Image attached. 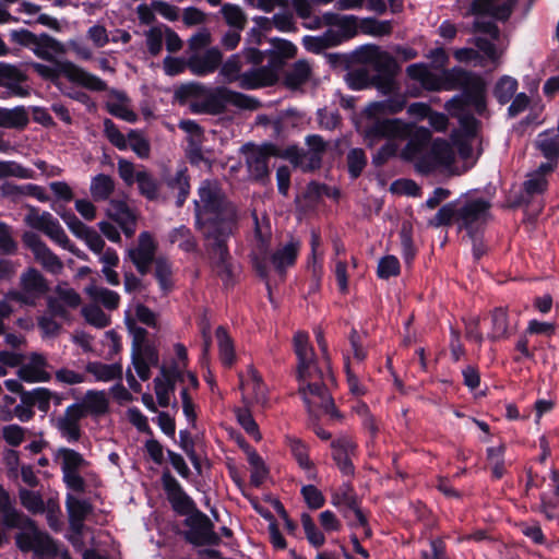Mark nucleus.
<instances>
[{
	"label": "nucleus",
	"mask_w": 559,
	"mask_h": 559,
	"mask_svg": "<svg viewBox=\"0 0 559 559\" xmlns=\"http://www.w3.org/2000/svg\"><path fill=\"white\" fill-rule=\"evenodd\" d=\"M302 45L307 51L318 55L328 48L338 46L340 40L333 33V28H328L321 36H304Z\"/></svg>",
	"instance_id": "nucleus-31"
},
{
	"label": "nucleus",
	"mask_w": 559,
	"mask_h": 559,
	"mask_svg": "<svg viewBox=\"0 0 559 559\" xmlns=\"http://www.w3.org/2000/svg\"><path fill=\"white\" fill-rule=\"evenodd\" d=\"M56 459L60 461L63 472L75 471L84 463L83 457L78 452L69 449H60Z\"/></svg>",
	"instance_id": "nucleus-63"
},
{
	"label": "nucleus",
	"mask_w": 559,
	"mask_h": 559,
	"mask_svg": "<svg viewBox=\"0 0 559 559\" xmlns=\"http://www.w3.org/2000/svg\"><path fill=\"white\" fill-rule=\"evenodd\" d=\"M107 216L118 225H124L136 217L134 212L123 200H111L110 207L107 210Z\"/></svg>",
	"instance_id": "nucleus-49"
},
{
	"label": "nucleus",
	"mask_w": 559,
	"mask_h": 559,
	"mask_svg": "<svg viewBox=\"0 0 559 559\" xmlns=\"http://www.w3.org/2000/svg\"><path fill=\"white\" fill-rule=\"evenodd\" d=\"M114 189L115 182L108 175L98 174L92 179L91 193L96 201L107 200L114 192Z\"/></svg>",
	"instance_id": "nucleus-48"
},
{
	"label": "nucleus",
	"mask_w": 559,
	"mask_h": 559,
	"mask_svg": "<svg viewBox=\"0 0 559 559\" xmlns=\"http://www.w3.org/2000/svg\"><path fill=\"white\" fill-rule=\"evenodd\" d=\"M242 62L239 53H234L227 58L225 62L222 61L219 66V75L228 83H234L241 78Z\"/></svg>",
	"instance_id": "nucleus-51"
},
{
	"label": "nucleus",
	"mask_w": 559,
	"mask_h": 559,
	"mask_svg": "<svg viewBox=\"0 0 559 559\" xmlns=\"http://www.w3.org/2000/svg\"><path fill=\"white\" fill-rule=\"evenodd\" d=\"M164 486L174 509L180 513H188L192 509L191 499L185 493L178 481L169 475H164Z\"/></svg>",
	"instance_id": "nucleus-24"
},
{
	"label": "nucleus",
	"mask_w": 559,
	"mask_h": 559,
	"mask_svg": "<svg viewBox=\"0 0 559 559\" xmlns=\"http://www.w3.org/2000/svg\"><path fill=\"white\" fill-rule=\"evenodd\" d=\"M348 87L353 91H362L369 87H376L373 74L366 67L350 70L345 75Z\"/></svg>",
	"instance_id": "nucleus-38"
},
{
	"label": "nucleus",
	"mask_w": 559,
	"mask_h": 559,
	"mask_svg": "<svg viewBox=\"0 0 559 559\" xmlns=\"http://www.w3.org/2000/svg\"><path fill=\"white\" fill-rule=\"evenodd\" d=\"M430 154L438 165L448 166L454 160L452 146L442 139H436L430 148Z\"/></svg>",
	"instance_id": "nucleus-53"
},
{
	"label": "nucleus",
	"mask_w": 559,
	"mask_h": 559,
	"mask_svg": "<svg viewBox=\"0 0 559 559\" xmlns=\"http://www.w3.org/2000/svg\"><path fill=\"white\" fill-rule=\"evenodd\" d=\"M231 235L233 233H226L225 236L203 237L206 241L205 247L210 255L211 266L216 276L222 280L225 288H231L236 284L235 264L228 247Z\"/></svg>",
	"instance_id": "nucleus-8"
},
{
	"label": "nucleus",
	"mask_w": 559,
	"mask_h": 559,
	"mask_svg": "<svg viewBox=\"0 0 559 559\" xmlns=\"http://www.w3.org/2000/svg\"><path fill=\"white\" fill-rule=\"evenodd\" d=\"M0 513L3 523L8 527L22 530L16 536V545L22 551H34L43 559H50L58 555V548L53 540L45 533L37 530L34 522L22 518L13 508L9 493L0 486Z\"/></svg>",
	"instance_id": "nucleus-4"
},
{
	"label": "nucleus",
	"mask_w": 559,
	"mask_h": 559,
	"mask_svg": "<svg viewBox=\"0 0 559 559\" xmlns=\"http://www.w3.org/2000/svg\"><path fill=\"white\" fill-rule=\"evenodd\" d=\"M173 263L167 257L159 255L154 263V277L158 283L159 289L167 295L174 288Z\"/></svg>",
	"instance_id": "nucleus-30"
},
{
	"label": "nucleus",
	"mask_w": 559,
	"mask_h": 559,
	"mask_svg": "<svg viewBox=\"0 0 559 559\" xmlns=\"http://www.w3.org/2000/svg\"><path fill=\"white\" fill-rule=\"evenodd\" d=\"M241 389L243 395L252 393V399L257 403L265 401V385L257 371H252L250 379L241 383Z\"/></svg>",
	"instance_id": "nucleus-55"
},
{
	"label": "nucleus",
	"mask_w": 559,
	"mask_h": 559,
	"mask_svg": "<svg viewBox=\"0 0 559 559\" xmlns=\"http://www.w3.org/2000/svg\"><path fill=\"white\" fill-rule=\"evenodd\" d=\"M27 75L16 66L7 62H0V86L8 90L12 96L25 97L29 95L27 87L22 83L27 81Z\"/></svg>",
	"instance_id": "nucleus-16"
},
{
	"label": "nucleus",
	"mask_w": 559,
	"mask_h": 559,
	"mask_svg": "<svg viewBox=\"0 0 559 559\" xmlns=\"http://www.w3.org/2000/svg\"><path fill=\"white\" fill-rule=\"evenodd\" d=\"M491 333L488 334V340L497 342L507 340L511 336L508 309L504 307H496L491 313Z\"/></svg>",
	"instance_id": "nucleus-27"
},
{
	"label": "nucleus",
	"mask_w": 559,
	"mask_h": 559,
	"mask_svg": "<svg viewBox=\"0 0 559 559\" xmlns=\"http://www.w3.org/2000/svg\"><path fill=\"white\" fill-rule=\"evenodd\" d=\"M218 343L219 358L225 367H230L236 359L234 342L230 338L226 328L219 325L215 331Z\"/></svg>",
	"instance_id": "nucleus-37"
},
{
	"label": "nucleus",
	"mask_w": 559,
	"mask_h": 559,
	"mask_svg": "<svg viewBox=\"0 0 559 559\" xmlns=\"http://www.w3.org/2000/svg\"><path fill=\"white\" fill-rule=\"evenodd\" d=\"M164 182L171 190H178L176 206L182 207L190 194V177L188 175V168L182 166L179 168L174 176H164Z\"/></svg>",
	"instance_id": "nucleus-26"
},
{
	"label": "nucleus",
	"mask_w": 559,
	"mask_h": 559,
	"mask_svg": "<svg viewBox=\"0 0 559 559\" xmlns=\"http://www.w3.org/2000/svg\"><path fill=\"white\" fill-rule=\"evenodd\" d=\"M347 171L350 179L359 178L367 166V155L360 147L350 148L347 153Z\"/></svg>",
	"instance_id": "nucleus-45"
},
{
	"label": "nucleus",
	"mask_w": 559,
	"mask_h": 559,
	"mask_svg": "<svg viewBox=\"0 0 559 559\" xmlns=\"http://www.w3.org/2000/svg\"><path fill=\"white\" fill-rule=\"evenodd\" d=\"M33 52L41 60L52 61V52L62 53L64 52V47L59 40L49 34L41 33L37 36V44L33 47Z\"/></svg>",
	"instance_id": "nucleus-29"
},
{
	"label": "nucleus",
	"mask_w": 559,
	"mask_h": 559,
	"mask_svg": "<svg viewBox=\"0 0 559 559\" xmlns=\"http://www.w3.org/2000/svg\"><path fill=\"white\" fill-rule=\"evenodd\" d=\"M85 292L93 300L100 302L108 310H115L119 307L120 296L114 290L91 285L86 287Z\"/></svg>",
	"instance_id": "nucleus-40"
},
{
	"label": "nucleus",
	"mask_w": 559,
	"mask_h": 559,
	"mask_svg": "<svg viewBox=\"0 0 559 559\" xmlns=\"http://www.w3.org/2000/svg\"><path fill=\"white\" fill-rule=\"evenodd\" d=\"M278 80L277 73L269 67L252 68L241 74L239 87L247 91L272 86Z\"/></svg>",
	"instance_id": "nucleus-17"
},
{
	"label": "nucleus",
	"mask_w": 559,
	"mask_h": 559,
	"mask_svg": "<svg viewBox=\"0 0 559 559\" xmlns=\"http://www.w3.org/2000/svg\"><path fill=\"white\" fill-rule=\"evenodd\" d=\"M400 271L399 259L394 255H385L378 263L377 275L379 278L389 280L392 276H397Z\"/></svg>",
	"instance_id": "nucleus-61"
},
{
	"label": "nucleus",
	"mask_w": 559,
	"mask_h": 559,
	"mask_svg": "<svg viewBox=\"0 0 559 559\" xmlns=\"http://www.w3.org/2000/svg\"><path fill=\"white\" fill-rule=\"evenodd\" d=\"M406 107V97L396 94L383 100L371 103L367 109V118L370 120L369 123L373 122L376 119H380L378 115H396L401 112Z\"/></svg>",
	"instance_id": "nucleus-20"
},
{
	"label": "nucleus",
	"mask_w": 559,
	"mask_h": 559,
	"mask_svg": "<svg viewBox=\"0 0 559 559\" xmlns=\"http://www.w3.org/2000/svg\"><path fill=\"white\" fill-rule=\"evenodd\" d=\"M36 260L41 263L44 269L53 274H58L61 272L63 264L59 257L55 254L50 248L46 245L41 250L35 255Z\"/></svg>",
	"instance_id": "nucleus-59"
},
{
	"label": "nucleus",
	"mask_w": 559,
	"mask_h": 559,
	"mask_svg": "<svg viewBox=\"0 0 559 559\" xmlns=\"http://www.w3.org/2000/svg\"><path fill=\"white\" fill-rule=\"evenodd\" d=\"M359 31L366 35L382 37L391 35L393 26L391 21H380L376 17H362L359 20Z\"/></svg>",
	"instance_id": "nucleus-42"
},
{
	"label": "nucleus",
	"mask_w": 559,
	"mask_h": 559,
	"mask_svg": "<svg viewBox=\"0 0 559 559\" xmlns=\"http://www.w3.org/2000/svg\"><path fill=\"white\" fill-rule=\"evenodd\" d=\"M62 75L70 82L81 85L93 92H105L107 83L99 76L85 71L72 61L66 60L60 64Z\"/></svg>",
	"instance_id": "nucleus-14"
},
{
	"label": "nucleus",
	"mask_w": 559,
	"mask_h": 559,
	"mask_svg": "<svg viewBox=\"0 0 559 559\" xmlns=\"http://www.w3.org/2000/svg\"><path fill=\"white\" fill-rule=\"evenodd\" d=\"M451 91L461 90V94L454 95L445 104L449 111H463L473 107L478 116L487 111V83L483 76L461 67H453L448 73Z\"/></svg>",
	"instance_id": "nucleus-5"
},
{
	"label": "nucleus",
	"mask_w": 559,
	"mask_h": 559,
	"mask_svg": "<svg viewBox=\"0 0 559 559\" xmlns=\"http://www.w3.org/2000/svg\"><path fill=\"white\" fill-rule=\"evenodd\" d=\"M168 240L170 243L179 241V249L187 253H194L199 249L197 238L192 234L191 229L186 225H180L179 227L170 230Z\"/></svg>",
	"instance_id": "nucleus-35"
},
{
	"label": "nucleus",
	"mask_w": 559,
	"mask_h": 559,
	"mask_svg": "<svg viewBox=\"0 0 559 559\" xmlns=\"http://www.w3.org/2000/svg\"><path fill=\"white\" fill-rule=\"evenodd\" d=\"M255 228H254V237L260 242V254H254L251 259L252 267L255 274L263 281L266 282L267 288H270L269 284V258H267V247H269V236L262 233V229L259 225L258 217L254 215Z\"/></svg>",
	"instance_id": "nucleus-19"
},
{
	"label": "nucleus",
	"mask_w": 559,
	"mask_h": 559,
	"mask_svg": "<svg viewBox=\"0 0 559 559\" xmlns=\"http://www.w3.org/2000/svg\"><path fill=\"white\" fill-rule=\"evenodd\" d=\"M301 524L308 542L314 547H321L325 542V537L323 533L316 526L309 514L304 513L301 515Z\"/></svg>",
	"instance_id": "nucleus-60"
},
{
	"label": "nucleus",
	"mask_w": 559,
	"mask_h": 559,
	"mask_svg": "<svg viewBox=\"0 0 559 559\" xmlns=\"http://www.w3.org/2000/svg\"><path fill=\"white\" fill-rule=\"evenodd\" d=\"M371 68L377 72L373 74L376 88L384 95L393 92L394 78L400 70L396 59L388 51L380 50Z\"/></svg>",
	"instance_id": "nucleus-12"
},
{
	"label": "nucleus",
	"mask_w": 559,
	"mask_h": 559,
	"mask_svg": "<svg viewBox=\"0 0 559 559\" xmlns=\"http://www.w3.org/2000/svg\"><path fill=\"white\" fill-rule=\"evenodd\" d=\"M88 415L102 416L108 409V400L103 391L90 390L83 397Z\"/></svg>",
	"instance_id": "nucleus-43"
},
{
	"label": "nucleus",
	"mask_w": 559,
	"mask_h": 559,
	"mask_svg": "<svg viewBox=\"0 0 559 559\" xmlns=\"http://www.w3.org/2000/svg\"><path fill=\"white\" fill-rule=\"evenodd\" d=\"M81 313L85 321L95 328L104 329L110 324L109 317L96 305L83 307Z\"/></svg>",
	"instance_id": "nucleus-57"
},
{
	"label": "nucleus",
	"mask_w": 559,
	"mask_h": 559,
	"mask_svg": "<svg viewBox=\"0 0 559 559\" xmlns=\"http://www.w3.org/2000/svg\"><path fill=\"white\" fill-rule=\"evenodd\" d=\"M460 128L451 131L450 138L474 140L480 128L481 122L472 114H465L459 118Z\"/></svg>",
	"instance_id": "nucleus-39"
},
{
	"label": "nucleus",
	"mask_w": 559,
	"mask_h": 559,
	"mask_svg": "<svg viewBox=\"0 0 559 559\" xmlns=\"http://www.w3.org/2000/svg\"><path fill=\"white\" fill-rule=\"evenodd\" d=\"M240 153L246 157V166L251 178L259 183H265L270 179L271 157L284 159L292 156L289 151H284L272 142H264L261 145L248 142L240 147Z\"/></svg>",
	"instance_id": "nucleus-7"
},
{
	"label": "nucleus",
	"mask_w": 559,
	"mask_h": 559,
	"mask_svg": "<svg viewBox=\"0 0 559 559\" xmlns=\"http://www.w3.org/2000/svg\"><path fill=\"white\" fill-rule=\"evenodd\" d=\"M368 148L374 147L381 140H407L401 157L406 162L415 160L431 142V132L425 127H415L402 119H376L367 123L361 131Z\"/></svg>",
	"instance_id": "nucleus-3"
},
{
	"label": "nucleus",
	"mask_w": 559,
	"mask_h": 559,
	"mask_svg": "<svg viewBox=\"0 0 559 559\" xmlns=\"http://www.w3.org/2000/svg\"><path fill=\"white\" fill-rule=\"evenodd\" d=\"M222 61V51L217 47H211L202 55H191L188 58V69L197 76H206L218 70Z\"/></svg>",
	"instance_id": "nucleus-15"
},
{
	"label": "nucleus",
	"mask_w": 559,
	"mask_h": 559,
	"mask_svg": "<svg viewBox=\"0 0 559 559\" xmlns=\"http://www.w3.org/2000/svg\"><path fill=\"white\" fill-rule=\"evenodd\" d=\"M518 81L509 75H502L495 84L492 94L500 105L508 104L518 90Z\"/></svg>",
	"instance_id": "nucleus-41"
},
{
	"label": "nucleus",
	"mask_w": 559,
	"mask_h": 559,
	"mask_svg": "<svg viewBox=\"0 0 559 559\" xmlns=\"http://www.w3.org/2000/svg\"><path fill=\"white\" fill-rule=\"evenodd\" d=\"M380 50L379 46L372 44L360 46L352 52V63L371 67Z\"/></svg>",
	"instance_id": "nucleus-58"
},
{
	"label": "nucleus",
	"mask_w": 559,
	"mask_h": 559,
	"mask_svg": "<svg viewBox=\"0 0 559 559\" xmlns=\"http://www.w3.org/2000/svg\"><path fill=\"white\" fill-rule=\"evenodd\" d=\"M66 504L71 528L75 533H80L83 528L84 520L92 511V507L86 500H82L74 495L67 496Z\"/></svg>",
	"instance_id": "nucleus-23"
},
{
	"label": "nucleus",
	"mask_w": 559,
	"mask_h": 559,
	"mask_svg": "<svg viewBox=\"0 0 559 559\" xmlns=\"http://www.w3.org/2000/svg\"><path fill=\"white\" fill-rule=\"evenodd\" d=\"M450 69H445L441 74H436L428 70L421 86L430 92L451 91L449 87L451 84L448 81V73Z\"/></svg>",
	"instance_id": "nucleus-56"
},
{
	"label": "nucleus",
	"mask_w": 559,
	"mask_h": 559,
	"mask_svg": "<svg viewBox=\"0 0 559 559\" xmlns=\"http://www.w3.org/2000/svg\"><path fill=\"white\" fill-rule=\"evenodd\" d=\"M206 88L203 84L197 83V82H190L187 84H181L176 91L175 96L176 98L185 103L190 98H197L204 96L206 94Z\"/></svg>",
	"instance_id": "nucleus-64"
},
{
	"label": "nucleus",
	"mask_w": 559,
	"mask_h": 559,
	"mask_svg": "<svg viewBox=\"0 0 559 559\" xmlns=\"http://www.w3.org/2000/svg\"><path fill=\"white\" fill-rule=\"evenodd\" d=\"M27 209L28 213L25 216V223L27 226L44 233L61 248H69L71 240L57 218H55L49 212H43L40 214L38 209L33 205H28Z\"/></svg>",
	"instance_id": "nucleus-10"
},
{
	"label": "nucleus",
	"mask_w": 559,
	"mask_h": 559,
	"mask_svg": "<svg viewBox=\"0 0 559 559\" xmlns=\"http://www.w3.org/2000/svg\"><path fill=\"white\" fill-rule=\"evenodd\" d=\"M337 31L333 29L340 45L354 38L359 29V19L355 15H343L337 25Z\"/></svg>",
	"instance_id": "nucleus-52"
},
{
	"label": "nucleus",
	"mask_w": 559,
	"mask_h": 559,
	"mask_svg": "<svg viewBox=\"0 0 559 559\" xmlns=\"http://www.w3.org/2000/svg\"><path fill=\"white\" fill-rule=\"evenodd\" d=\"M199 200L193 201L194 226L203 237L225 236L237 224V212L216 181L205 179L198 188Z\"/></svg>",
	"instance_id": "nucleus-2"
},
{
	"label": "nucleus",
	"mask_w": 559,
	"mask_h": 559,
	"mask_svg": "<svg viewBox=\"0 0 559 559\" xmlns=\"http://www.w3.org/2000/svg\"><path fill=\"white\" fill-rule=\"evenodd\" d=\"M15 177L20 179H33L35 171L24 167L15 160H0V179Z\"/></svg>",
	"instance_id": "nucleus-50"
},
{
	"label": "nucleus",
	"mask_w": 559,
	"mask_h": 559,
	"mask_svg": "<svg viewBox=\"0 0 559 559\" xmlns=\"http://www.w3.org/2000/svg\"><path fill=\"white\" fill-rule=\"evenodd\" d=\"M221 13L225 22L238 31H242L247 23V16L237 4L225 3L222 5Z\"/></svg>",
	"instance_id": "nucleus-54"
},
{
	"label": "nucleus",
	"mask_w": 559,
	"mask_h": 559,
	"mask_svg": "<svg viewBox=\"0 0 559 559\" xmlns=\"http://www.w3.org/2000/svg\"><path fill=\"white\" fill-rule=\"evenodd\" d=\"M542 492V507L543 512L548 519H552L554 514L547 511L548 507L559 506V475L557 472H550L548 478H544Z\"/></svg>",
	"instance_id": "nucleus-28"
},
{
	"label": "nucleus",
	"mask_w": 559,
	"mask_h": 559,
	"mask_svg": "<svg viewBox=\"0 0 559 559\" xmlns=\"http://www.w3.org/2000/svg\"><path fill=\"white\" fill-rule=\"evenodd\" d=\"M58 297H47V310L51 318L69 320L70 313L67 307L76 309L82 304L80 294L73 288H63L61 285L55 287Z\"/></svg>",
	"instance_id": "nucleus-13"
},
{
	"label": "nucleus",
	"mask_w": 559,
	"mask_h": 559,
	"mask_svg": "<svg viewBox=\"0 0 559 559\" xmlns=\"http://www.w3.org/2000/svg\"><path fill=\"white\" fill-rule=\"evenodd\" d=\"M311 74L310 66L306 60H298L294 63L290 71L285 75V84L288 87L296 88L306 83Z\"/></svg>",
	"instance_id": "nucleus-44"
},
{
	"label": "nucleus",
	"mask_w": 559,
	"mask_h": 559,
	"mask_svg": "<svg viewBox=\"0 0 559 559\" xmlns=\"http://www.w3.org/2000/svg\"><path fill=\"white\" fill-rule=\"evenodd\" d=\"M158 243L150 231H142L138 236L135 247L128 249L127 258L132 262L136 271L142 275L150 273L151 265L157 260Z\"/></svg>",
	"instance_id": "nucleus-11"
},
{
	"label": "nucleus",
	"mask_w": 559,
	"mask_h": 559,
	"mask_svg": "<svg viewBox=\"0 0 559 559\" xmlns=\"http://www.w3.org/2000/svg\"><path fill=\"white\" fill-rule=\"evenodd\" d=\"M293 341L294 352L298 360V393L309 412L310 419H318L325 415L336 419L341 418L334 400L329 392V384L335 383L330 361L325 362L324 369L318 366L314 349L310 345L306 332H297Z\"/></svg>",
	"instance_id": "nucleus-1"
},
{
	"label": "nucleus",
	"mask_w": 559,
	"mask_h": 559,
	"mask_svg": "<svg viewBox=\"0 0 559 559\" xmlns=\"http://www.w3.org/2000/svg\"><path fill=\"white\" fill-rule=\"evenodd\" d=\"M28 123V115L23 106L5 109L4 128L23 130Z\"/></svg>",
	"instance_id": "nucleus-62"
},
{
	"label": "nucleus",
	"mask_w": 559,
	"mask_h": 559,
	"mask_svg": "<svg viewBox=\"0 0 559 559\" xmlns=\"http://www.w3.org/2000/svg\"><path fill=\"white\" fill-rule=\"evenodd\" d=\"M535 147L546 160H559V135L552 130H545L537 135Z\"/></svg>",
	"instance_id": "nucleus-32"
},
{
	"label": "nucleus",
	"mask_w": 559,
	"mask_h": 559,
	"mask_svg": "<svg viewBox=\"0 0 559 559\" xmlns=\"http://www.w3.org/2000/svg\"><path fill=\"white\" fill-rule=\"evenodd\" d=\"M332 448L333 457L340 469L346 475L353 474L354 467L350 461V456L355 451L354 442L346 437H342L332 442Z\"/></svg>",
	"instance_id": "nucleus-25"
},
{
	"label": "nucleus",
	"mask_w": 559,
	"mask_h": 559,
	"mask_svg": "<svg viewBox=\"0 0 559 559\" xmlns=\"http://www.w3.org/2000/svg\"><path fill=\"white\" fill-rule=\"evenodd\" d=\"M124 323L128 332L132 335L131 355L142 354L143 345L147 343V331L144 328L139 326L135 319L130 314L126 316Z\"/></svg>",
	"instance_id": "nucleus-47"
},
{
	"label": "nucleus",
	"mask_w": 559,
	"mask_h": 559,
	"mask_svg": "<svg viewBox=\"0 0 559 559\" xmlns=\"http://www.w3.org/2000/svg\"><path fill=\"white\" fill-rule=\"evenodd\" d=\"M52 393L46 388H36L32 391L23 392L21 402L29 406L31 409L37 407L41 412H47L50 407Z\"/></svg>",
	"instance_id": "nucleus-36"
},
{
	"label": "nucleus",
	"mask_w": 559,
	"mask_h": 559,
	"mask_svg": "<svg viewBox=\"0 0 559 559\" xmlns=\"http://www.w3.org/2000/svg\"><path fill=\"white\" fill-rule=\"evenodd\" d=\"M284 151L292 153L290 157H284L294 168L300 169L302 173H314L322 167L323 157L312 153L310 150H304L296 144L288 145Z\"/></svg>",
	"instance_id": "nucleus-18"
},
{
	"label": "nucleus",
	"mask_w": 559,
	"mask_h": 559,
	"mask_svg": "<svg viewBox=\"0 0 559 559\" xmlns=\"http://www.w3.org/2000/svg\"><path fill=\"white\" fill-rule=\"evenodd\" d=\"M21 288L31 296L35 301L49 292V285L45 276L35 267L26 269L21 275Z\"/></svg>",
	"instance_id": "nucleus-21"
},
{
	"label": "nucleus",
	"mask_w": 559,
	"mask_h": 559,
	"mask_svg": "<svg viewBox=\"0 0 559 559\" xmlns=\"http://www.w3.org/2000/svg\"><path fill=\"white\" fill-rule=\"evenodd\" d=\"M491 203L483 198L467 200L461 203L459 200L442 205L436 215L429 221L433 227L451 226L457 223L459 227L469 225H486L489 217Z\"/></svg>",
	"instance_id": "nucleus-6"
},
{
	"label": "nucleus",
	"mask_w": 559,
	"mask_h": 559,
	"mask_svg": "<svg viewBox=\"0 0 559 559\" xmlns=\"http://www.w3.org/2000/svg\"><path fill=\"white\" fill-rule=\"evenodd\" d=\"M135 180L139 193L146 200L156 201L159 198L160 182L150 171H136Z\"/></svg>",
	"instance_id": "nucleus-33"
},
{
	"label": "nucleus",
	"mask_w": 559,
	"mask_h": 559,
	"mask_svg": "<svg viewBox=\"0 0 559 559\" xmlns=\"http://www.w3.org/2000/svg\"><path fill=\"white\" fill-rule=\"evenodd\" d=\"M299 242L290 240L283 248L277 249L270 257V262L274 266L275 271L283 275L286 273V269L293 266L298 258Z\"/></svg>",
	"instance_id": "nucleus-22"
},
{
	"label": "nucleus",
	"mask_w": 559,
	"mask_h": 559,
	"mask_svg": "<svg viewBox=\"0 0 559 559\" xmlns=\"http://www.w3.org/2000/svg\"><path fill=\"white\" fill-rule=\"evenodd\" d=\"M548 188V180L546 177L532 175L523 182V190L520 194L516 205H527L534 195L543 194Z\"/></svg>",
	"instance_id": "nucleus-34"
},
{
	"label": "nucleus",
	"mask_w": 559,
	"mask_h": 559,
	"mask_svg": "<svg viewBox=\"0 0 559 559\" xmlns=\"http://www.w3.org/2000/svg\"><path fill=\"white\" fill-rule=\"evenodd\" d=\"M227 105L243 110H257L261 107V102L253 96L218 86L205 95L203 111L207 115H222L226 111Z\"/></svg>",
	"instance_id": "nucleus-9"
},
{
	"label": "nucleus",
	"mask_w": 559,
	"mask_h": 559,
	"mask_svg": "<svg viewBox=\"0 0 559 559\" xmlns=\"http://www.w3.org/2000/svg\"><path fill=\"white\" fill-rule=\"evenodd\" d=\"M86 371L94 374L99 381H110L121 378L122 369L120 365H106L102 362H88Z\"/></svg>",
	"instance_id": "nucleus-46"
}]
</instances>
